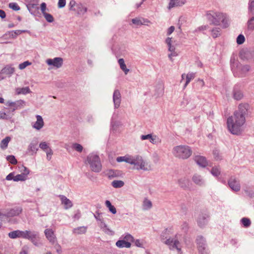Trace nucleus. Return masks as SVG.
<instances>
[{"label": "nucleus", "instance_id": "1", "mask_svg": "<svg viewBox=\"0 0 254 254\" xmlns=\"http://www.w3.org/2000/svg\"><path fill=\"white\" fill-rule=\"evenodd\" d=\"M249 108L248 104L241 103L239 105L238 109L227 119V128L232 134L238 135L243 131Z\"/></svg>", "mask_w": 254, "mask_h": 254}, {"label": "nucleus", "instance_id": "2", "mask_svg": "<svg viewBox=\"0 0 254 254\" xmlns=\"http://www.w3.org/2000/svg\"><path fill=\"white\" fill-rule=\"evenodd\" d=\"M181 235L176 234L174 237L161 236V241L168 246L170 250H176L179 254H182Z\"/></svg>", "mask_w": 254, "mask_h": 254}, {"label": "nucleus", "instance_id": "3", "mask_svg": "<svg viewBox=\"0 0 254 254\" xmlns=\"http://www.w3.org/2000/svg\"><path fill=\"white\" fill-rule=\"evenodd\" d=\"M172 153L177 158L187 159L191 155L192 150L187 145H178L173 148Z\"/></svg>", "mask_w": 254, "mask_h": 254}, {"label": "nucleus", "instance_id": "4", "mask_svg": "<svg viewBox=\"0 0 254 254\" xmlns=\"http://www.w3.org/2000/svg\"><path fill=\"white\" fill-rule=\"evenodd\" d=\"M207 16L214 25H219L221 22L224 24L225 27H227L228 25L226 15L221 12L210 11L207 13Z\"/></svg>", "mask_w": 254, "mask_h": 254}, {"label": "nucleus", "instance_id": "5", "mask_svg": "<svg viewBox=\"0 0 254 254\" xmlns=\"http://www.w3.org/2000/svg\"><path fill=\"white\" fill-rule=\"evenodd\" d=\"M87 161L92 171L99 172L102 170V165L99 157L95 154H89L87 158Z\"/></svg>", "mask_w": 254, "mask_h": 254}, {"label": "nucleus", "instance_id": "6", "mask_svg": "<svg viewBox=\"0 0 254 254\" xmlns=\"http://www.w3.org/2000/svg\"><path fill=\"white\" fill-rule=\"evenodd\" d=\"M240 57L245 61L254 60V48L242 49L240 52Z\"/></svg>", "mask_w": 254, "mask_h": 254}, {"label": "nucleus", "instance_id": "7", "mask_svg": "<svg viewBox=\"0 0 254 254\" xmlns=\"http://www.w3.org/2000/svg\"><path fill=\"white\" fill-rule=\"evenodd\" d=\"M37 236V233L35 231L25 230L23 231V238L30 240L35 245H37V243L36 242V239Z\"/></svg>", "mask_w": 254, "mask_h": 254}, {"label": "nucleus", "instance_id": "8", "mask_svg": "<svg viewBox=\"0 0 254 254\" xmlns=\"http://www.w3.org/2000/svg\"><path fill=\"white\" fill-rule=\"evenodd\" d=\"M154 165L151 162L144 158L139 168V170L144 171H150L154 169Z\"/></svg>", "mask_w": 254, "mask_h": 254}, {"label": "nucleus", "instance_id": "9", "mask_svg": "<svg viewBox=\"0 0 254 254\" xmlns=\"http://www.w3.org/2000/svg\"><path fill=\"white\" fill-rule=\"evenodd\" d=\"M46 238L52 244L54 245L57 242V238L54 231L51 229H46L44 231Z\"/></svg>", "mask_w": 254, "mask_h": 254}, {"label": "nucleus", "instance_id": "10", "mask_svg": "<svg viewBox=\"0 0 254 254\" xmlns=\"http://www.w3.org/2000/svg\"><path fill=\"white\" fill-rule=\"evenodd\" d=\"M63 59L61 58H55L53 59H49L46 63L48 65H53L57 68H60L63 64Z\"/></svg>", "mask_w": 254, "mask_h": 254}, {"label": "nucleus", "instance_id": "11", "mask_svg": "<svg viewBox=\"0 0 254 254\" xmlns=\"http://www.w3.org/2000/svg\"><path fill=\"white\" fill-rule=\"evenodd\" d=\"M144 159V158L143 156L139 155L132 156L131 165H134L135 169L139 170V168Z\"/></svg>", "mask_w": 254, "mask_h": 254}, {"label": "nucleus", "instance_id": "12", "mask_svg": "<svg viewBox=\"0 0 254 254\" xmlns=\"http://www.w3.org/2000/svg\"><path fill=\"white\" fill-rule=\"evenodd\" d=\"M228 184L232 190L236 191L240 190L241 186L239 181L235 178L231 177L228 182Z\"/></svg>", "mask_w": 254, "mask_h": 254}, {"label": "nucleus", "instance_id": "13", "mask_svg": "<svg viewBox=\"0 0 254 254\" xmlns=\"http://www.w3.org/2000/svg\"><path fill=\"white\" fill-rule=\"evenodd\" d=\"M186 2V0H170L167 8L169 10L175 7L182 6Z\"/></svg>", "mask_w": 254, "mask_h": 254}, {"label": "nucleus", "instance_id": "14", "mask_svg": "<svg viewBox=\"0 0 254 254\" xmlns=\"http://www.w3.org/2000/svg\"><path fill=\"white\" fill-rule=\"evenodd\" d=\"M36 121L32 126V127L36 130H39L44 126V122L43 118L40 115H37L36 116Z\"/></svg>", "mask_w": 254, "mask_h": 254}, {"label": "nucleus", "instance_id": "15", "mask_svg": "<svg viewBox=\"0 0 254 254\" xmlns=\"http://www.w3.org/2000/svg\"><path fill=\"white\" fill-rule=\"evenodd\" d=\"M194 160L200 167L204 168L208 165L206 159L203 156H196L194 158Z\"/></svg>", "mask_w": 254, "mask_h": 254}, {"label": "nucleus", "instance_id": "16", "mask_svg": "<svg viewBox=\"0 0 254 254\" xmlns=\"http://www.w3.org/2000/svg\"><path fill=\"white\" fill-rule=\"evenodd\" d=\"M121 93L118 90H115L113 95V101L115 108H118L121 104Z\"/></svg>", "mask_w": 254, "mask_h": 254}, {"label": "nucleus", "instance_id": "17", "mask_svg": "<svg viewBox=\"0 0 254 254\" xmlns=\"http://www.w3.org/2000/svg\"><path fill=\"white\" fill-rule=\"evenodd\" d=\"M198 252L205 251L206 248L205 240L202 236L198 237L197 240Z\"/></svg>", "mask_w": 254, "mask_h": 254}, {"label": "nucleus", "instance_id": "18", "mask_svg": "<svg viewBox=\"0 0 254 254\" xmlns=\"http://www.w3.org/2000/svg\"><path fill=\"white\" fill-rule=\"evenodd\" d=\"M164 86L162 83H158L155 86V96H162L164 93Z\"/></svg>", "mask_w": 254, "mask_h": 254}, {"label": "nucleus", "instance_id": "19", "mask_svg": "<svg viewBox=\"0 0 254 254\" xmlns=\"http://www.w3.org/2000/svg\"><path fill=\"white\" fill-rule=\"evenodd\" d=\"M192 181L194 184L200 186L203 185L204 183L202 177L197 173L193 175L192 177Z\"/></svg>", "mask_w": 254, "mask_h": 254}, {"label": "nucleus", "instance_id": "20", "mask_svg": "<svg viewBox=\"0 0 254 254\" xmlns=\"http://www.w3.org/2000/svg\"><path fill=\"white\" fill-rule=\"evenodd\" d=\"M175 41H173L172 37H167L165 40V43L167 45L169 52H174L176 51V47L174 45Z\"/></svg>", "mask_w": 254, "mask_h": 254}, {"label": "nucleus", "instance_id": "21", "mask_svg": "<svg viewBox=\"0 0 254 254\" xmlns=\"http://www.w3.org/2000/svg\"><path fill=\"white\" fill-rule=\"evenodd\" d=\"M87 230L86 226H80L75 228L72 230V233L75 235L85 234Z\"/></svg>", "mask_w": 254, "mask_h": 254}, {"label": "nucleus", "instance_id": "22", "mask_svg": "<svg viewBox=\"0 0 254 254\" xmlns=\"http://www.w3.org/2000/svg\"><path fill=\"white\" fill-rule=\"evenodd\" d=\"M178 184L182 188H187L189 186V180L186 177H182L178 180Z\"/></svg>", "mask_w": 254, "mask_h": 254}, {"label": "nucleus", "instance_id": "23", "mask_svg": "<svg viewBox=\"0 0 254 254\" xmlns=\"http://www.w3.org/2000/svg\"><path fill=\"white\" fill-rule=\"evenodd\" d=\"M38 142L37 141H32L29 146L28 150L31 152V155H34L37 153V151L38 150V148L37 147Z\"/></svg>", "mask_w": 254, "mask_h": 254}, {"label": "nucleus", "instance_id": "24", "mask_svg": "<svg viewBox=\"0 0 254 254\" xmlns=\"http://www.w3.org/2000/svg\"><path fill=\"white\" fill-rule=\"evenodd\" d=\"M8 236L11 239H15L16 238H23V231L20 230H16L8 233Z\"/></svg>", "mask_w": 254, "mask_h": 254}, {"label": "nucleus", "instance_id": "25", "mask_svg": "<svg viewBox=\"0 0 254 254\" xmlns=\"http://www.w3.org/2000/svg\"><path fill=\"white\" fill-rule=\"evenodd\" d=\"M75 11L79 15H83L87 11V8L82 3H78L76 5Z\"/></svg>", "mask_w": 254, "mask_h": 254}, {"label": "nucleus", "instance_id": "26", "mask_svg": "<svg viewBox=\"0 0 254 254\" xmlns=\"http://www.w3.org/2000/svg\"><path fill=\"white\" fill-rule=\"evenodd\" d=\"M116 246L120 248H129L131 244L129 242L126 241L125 240H119L116 242Z\"/></svg>", "mask_w": 254, "mask_h": 254}, {"label": "nucleus", "instance_id": "27", "mask_svg": "<svg viewBox=\"0 0 254 254\" xmlns=\"http://www.w3.org/2000/svg\"><path fill=\"white\" fill-rule=\"evenodd\" d=\"M118 64L121 69L124 72L125 74L127 75L129 71V69L127 67L124 60L122 58L119 59Z\"/></svg>", "mask_w": 254, "mask_h": 254}, {"label": "nucleus", "instance_id": "28", "mask_svg": "<svg viewBox=\"0 0 254 254\" xmlns=\"http://www.w3.org/2000/svg\"><path fill=\"white\" fill-rule=\"evenodd\" d=\"M132 156H125L117 157L116 160L118 162H125L131 164Z\"/></svg>", "mask_w": 254, "mask_h": 254}, {"label": "nucleus", "instance_id": "29", "mask_svg": "<svg viewBox=\"0 0 254 254\" xmlns=\"http://www.w3.org/2000/svg\"><path fill=\"white\" fill-rule=\"evenodd\" d=\"M61 199L62 203L64 205L65 209L69 208L72 206V204L71 201L69 199H67L65 196H62Z\"/></svg>", "mask_w": 254, "mask_h": 254}, {"label": "nucleus", "instance_id": "30", "mask_svg": "<svg viewBox=\"0 0 254 254\" xmlns=\"http://www.w3.org/2000/svg\"><path fill=\"white\" fill-rule=\"evenodd\" d=\"M233 98L235 100H240L243 98V92L239 90L234 89L233 92Z\"/></svg>", "mask_w": 254, "mask_h": 254}, {"label": "nucleus", "instance_id": "31", "mask_svg": "<svg viewBox=\"0 0 254 254\" xmlns=\"http://www.w3.org/2000/svg\"><path fill=\"white\" fill-rule=\"evenodd\" d=\"M16 92L17 94H26L30 93L31 91L28 87H25L23 88H17L16 89Z\"/></svg>", "mask_w": 254, "mask_h": 254}, {"label": "nucleus", "instance_id": "32", "mask_svg": "<svg viewBox=\"0 0 254 254\" xmlns=\"http://www.w3.org/2000/svg\"><path fill=\"white\" fill-rule=\"evenodd\" d=\"M100 227L103 229V231L105 233L107 234L108 235H113V234H114L113 231L112 230H111V229H110L107 227V225L105 223L102 222L100 225Z\"/></svg>", "mask_w": 254, "mask_h": 254}, {"label": "nucleus", "instance_id": "33", "mask_svg": "<svg viewBox=\"0 0 254 254\" xmlns=\"http://www.w3.org/2000/svg\"><path fill=\"white\" fill-rule=\"evenodd\" d=\"M10 140V137L9 136L6 137L5 138L2 139L0 143V146L1 149H5L8 145L9 142Z\"/></svg>", "mask_w": 254, "mask_h": 254}, {"label": "nucleus", "instance_id": "34", "mask_svg": "<svg viewBox=\"0 0 254 254\" xmlns=\"http://www.w3.org/2000/svg\"><path fill=\"white\" fill-rule=\"evenodd\" d=\"M152 204L150 200L145 199L143 202L142 207L144 210H148L152 207Z\"/></svg>", "mask_w": 254, "mask_h": 254}, {"label": "nucleus", "instance_id": "35", "mask_svg": "<svg viewBox=\"0 0 254 254\" xmlns=\"http://www.w3.org/2000/svg\"><path fill=\"white\" fill-rule=\"evenodd\" d=\"M21 212V209L19 208H16L15 209H12L9 211L7 214L8 216H14L18 215Z\"/></svg>", "mask_w": 254, "mask_h": 254}, {"label": "nucleus", "instance_id": "36", "mask_svg": "<svg viewBox=\"0 0 254 254\" xmlns=\"http://www.w3.org/2000/svg\"><path fill=\"white\" fill-rule=\"evenodd\" d=\"M105 205L112 213L115 214L117 213L116 208L112 205L111 202L109 200H106L105 201Z\"/></svg>", "mask_w": 254, "mask_h": 254}, {"label": "nucleus", "instance_id": "37", "mask_svg": "<svg viewBox=\"0 0 254 254\" xmlns=\"http://www.w3.org/2000/svg\"><path fill=\"white\" fill-rule=\"evenodd\" d=\"M108 174L109 178H114L120 176L121 173L119 171L111 170L109 171Z\"/></svg>", "mask_w": 254, "mask_h": 254}, {"label": "nucleus", "instance_id": "38", "mask_svg": "<svg viewBox=\"0 0 254 254\" xmlns=\"http://www.w3.org/2000/svg\"><path fill=\"white\" fill-rule=\"evenodd\" d=\"M194 78V74L193 73H189L186 74V81L184 85V88H186L188 84L190 83V80Z\"/></svg>", "mask_w": 254, "mask_h": 254}, {"label": "nucleus", "instance_id": "39", "mask_svg": "<svg viewBox=\"0 0 254 254\" xmlns=\"http://www.w3.org/2000/svg\"><path fill=\"white\" fill-rule=\"evenodd\" d=\"M112 186L115 188H119L124 185V182L120 180L114 181L112 183Z\"/></svg>", "mask_w": 254, "mask_h": 254}, {"label": "nucleus", "instance_id": "40", "mask_svg": "<svg viewBox=\"0 0 254 254\" xmlns=\"http://www.w3.org/2000/svg\"><path fill=\"white\" fill-rule=\"evenodd\" d=\"M198 223L200 227H202L207 223V221L204 216H200L198 219Z\"/></svg>", "mask_w": 254, "mask_h": 254}, {"label": "nucleus", "instance_id": "41", "mask_svg": "<svg viewBox=\"0 0 254 254\" xmlns=\"http://www.w3.org/2000/svg\"><path fill=\"white\" fill-rule=\"evenodd\" d=\"M248 28L250 30H254V17H251L247 22Z\"/></svg>", "mask_w": 254, "mask_h": 254}, {"label": "nucleus", "instance_id": "42", "mask_svg": "<svg viewBox=\"0 0 254 254\" xmlns=\"http://www.w3.org/2000/svg\"><path fill=\"white\" fill-rule=\"evenodd\" d=\"M72 148L78 152H81L83 150L82 146L77 143H74L72 145Z\"/></svg>", "mask_w": 254, "mask_h": 254}, {"label": "nucleus", "instance_id": "43", "mask_svg": "<svg viewBox=\"0 0 254 254\" xmlns=\"http://www.w3.org/2000/svg\"><path fill=\"white\" fill-rule=\"evenodd\" d=\"M160 160V156L157 153H154L152 155V163L153 165L157 164Z\"/></svg>", "mask_w": 254, "mask_h": 254}, {"label": "nucleus", "instance_id": "44", "mask_svg": "<svg viewBox=\"0 0 254 254\" xmlns=\"http://www.w3.org/2000/svg\"><path fill=\"white\" fill-rule=\"evenodd\" d=\"M39 147L45 152L51 148L45 141L41 142L39 144Z\"/></svg>", "mask_w": 254, "mask_h": 254}, {"label": "nucleus", "instance_id": "45", "mask_svg": "<svg viewBox=\"0 0 254 254\" xmlns=\"http://www.w3.org/2000/svg\"><path fill=\"white\" fill-rule=\"evenodd\" d=\"M14 68H13L12 67H10V66L5 67L2 70V72L3 73H5L6 74H9L13 73L14 72Z\"/></svg>", "mask_w": 254, "mask_h": 254}, {"label": "nucleus", "instance_id": "46", "mask_svg": "<svg viewBox=\"0 0 254 254\" xmlns=\"http://www.w3.org/2000/svg\"><path fill=\"white\" fill-rule=\"evenodd\" d=\"M212 36L213 38H216L220 35V29L218 28H215L212 30Z\"/></svg>", "mask_w": 254, "mask_h": 254}, {"label": "nucleus", "instance_id": "47", "mask_svg": "<svg viewBox=\"0 0 254 254\" xmlns=\"http://www.w3.org/2000/svg\"><path fill=\"white\" fill-rule=\"evenodd\" d=\"M26 180V177H25L24 175L18 174L16 176H14V181L18 182V181H23Z\"/></svg>", "mask_w": 254, "mask_h": 254}, {"label": "nucleus", "instance_id": "48", "mask_svg": "<svg viewBox=\"0 0 254 254\" xmlns=\"http://www.w3.org/2000/svg\"><path fill=\"white\" fill-rule=\"evenodd\" d=\"M240 69L243 73H246L250 70V66L248 64L242 65L240 66Z\"/></svg>", "mask_w": 254, "mask_h": 254}, {"label": "nucleus", "instance_id": "49", "mask_svg": "<svg viewBox=\"0 0 254 254\" xmlns=\"http://www.w3.org/2000/svg\"><path fill=\"white\" fill-rule=\"evenodd\" d=\"M150 142L153 144H157L161 142V139L156 135H153V137L151 138Z\"/></svg>", "mask_w": 254, "mask_h": 254}, {"label": "nucleus", "instance_id": "50", "mask_svg": "<svg viewBox=\"0 0 254 254\" xmlns=\"http://www.w3.org/2000/svg\"><path fill=\"white\" fill-rule=\"evenodd\" d=\"M249 10L252 15H254V0H250Z\"/></svg>", "mask_w": 254, "mask_h": 254}, {"label": "nucleus", "instance_id": "51", "mask_svg": "<svg viewBox=\"0 0 254 254\" xmlns=\"http://www.w3.org/2000/svg\"><path fill=\"white\" fill-rule=\"evenodd\" d=\"M211 174L214 176H218L220 174V170L217 167H213L211 170Z\"/></svg>", "mask_w": 254, "mask_h": 254}, {"label": "nucleus", "instance_id": "52", "mask_svg": "<svg viewBox=\"0 0 254 254\" xmlns=\"http://www.w3.org/2000/svg\"><path fill=\"white\" fill-rule=\"evenodd\" d=\"M245 41V38L244 35L240 34L237 38V43L239 45L242 44Z\"/></svg>", "mask_w": 254, "mask_h": 254}, {"label": "nucleus", "instance_id": "53", "mask_svg": "<svg viewBox=\"0 0 254 254\" xmlns=\"http://www.w3.org/2000/svg\"><path fill=\"white\" fill-rule=\"evenodd\" d=\"M6 159L8 161L12 164L15 165L17 163L16 159H15V157L13 155L8 156Z\"/></svg>", "mask_w": 254, "mask_h": 254}, {"label": "nucleus", "instance_id": "54", "mask_svg": "<svg viewBox=\"0 0 254 254\" xmlns=\"http://www.w3.org/2000/svg\"><path fill=\"white\" fill-rule=\"evenodd\" d=\"M43 15L48 22H52L54 21V18L51 14L46 13H44Z\"/></svg>", "mask_w": 254, "mask_h": 254}, {"label": "nucleus", "instance_id": "55", "mask_svg": "<svg viewBox=\"0 0 254 254\" xmlns=\"http://www.w3.org/2000/svg\"><path fill=\"white\" fill-rule=\"evenodd\" d=\"M213 154L214 158L216 160H220L221 159L222 156H221V154H220L219 150H216V149L213 150Z\"/></svg>", "mask_w": 254, "mask_h": 254}, {"label": "nucleus", "instance_id": "56", "mask_svg": "<svg viewBox=\"0 0 254 254\" xmlns=\"http://www.w3.org/2000/svg\"><path fill=\"white\" fill-rule=\"evenodd\" d=\"M31 64V63L29 62V61H26L23 62V63L20 64L19 65V68L22 70L26 68L27 66L30 65Z\"/></svg>", "mask_w": 254, "mask_h": 254}, {"label": "nucleus", "instance_id": "57", "mask_svg": "<svg viewBox=\"0 0 254 254\" xmlns=\"http://www.w3.org/2000/svg\"><path fill=\"white\" fill-rule=\"evenodd\" d=\"M131 21L133 24H136L137 25L145 24V22H142V21L140 19L137 18L132 19L131 20Z\"/></svg>", "mask_w": 254, "mask_h": 254}, {"label": "nucleus", "instance_id": "58", "mask_svg": "<svg viewBox=\"0 0 254 254\" xmlns=\"http://www.w3.org/2000/svg\"><path fill=\"white\" fill-rule=\"evenodd\" d=\"M170 53L168 54V57L169 59L173 62V58L177 57L178 55V54L176 51H175L174 52H169Z\"/></svg>", "mask_w": 254, "mask_h": 254}, {"label": "nucleus", "instance_id": "59", "mask_svg": "<svg viewBox=\"0 0 254 254\" xmlns=\"http://www.w3.org/2000/svg\"><path fill=\"white\" fill-rule=\"evenodd\" d=\"M242 222L244 226L248 227L251 224V221L249 219L247 218H243L242 219Z\"/></svg>", "mask_w": 254, "mask_h": 254}, {"label": "nucleus", "instance_id": "60", "mask_svg": "<svg viewBox=\"0 0 254 254\" xmlns=\"http://www.w3.org/2000/svg\"><path fill=\"white\" fill-rule=\"evenodd\" d=\"M76 4H76V2L75 0H70L69 2V9L70 10L75 11V8H74V7L75 6H76Z\"/></svg>", "mask_w": 254, "mask_h": 254}, {"label": "nucleus", "instance_id": "61", "mask_svg": "<svg viewBox=\"0 0 254 254\" xmlns=\"http://www.w3.org/2000/svg\"><path fill=\"white\" fill-rule=\"evenodd\" d=\"M9 7L14 10H18L20 9L19 6L15 3H10Z\"/></svg>", "mask_w": 254, "mask_h": 254}, {"label": "nucleus", "instance_id": "62", "mask_svg": "<svg viewBox=\"0 0 254 254\" xmlns=\"http://www.w3.org/2000/svg\"><path fill=\"white\" fill-rule=\"evenodd\" d=\"M47 154V159L48 160H50L52 158V156L53 154V150L51 148L49 149V150L46 151Z\"/></svg>", "mask_w": 254, "mask_h": 254}, {"label": "nucleus", "instance_id": "63", "mask_svg": "<svg viewBox=\"0 0 254 254\" xmlns=\"http://www.w3.org/2000/svg\"><path fill=\"white\" fill-rule=\"evenodd\" d=\"M245 192L247 194V195H248V196H249L251 197H253L254 195V191L250 189H245Z\"/></svg>", "mask_w": 254, "mask_h": 254}, {"label": "nucleus", "instance_id": "64", "mask_svg": "<svg viewBox=\"0 0 254 254\" xmlns=\"http://www.w3.org/2000/svg\"><path fill=\"white\" fill-rule=\"evenodd\" d=\"M40 8H41V11L42 13H43V14H44V13H47V12H46V10H47V7H46V3H45V2H42V3L41 4Z\"/></svg>", "mask_w": 254, "mask_h": 254}]
</instances>
